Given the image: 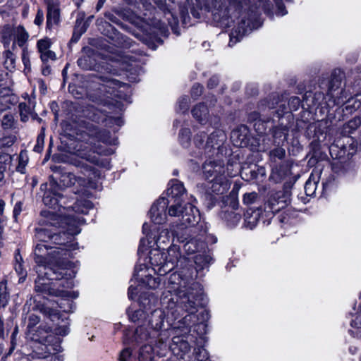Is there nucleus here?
<instances>
[{
  "label": "nucleus",
  "mask_w": 361,
  "mask_h": 361,
  "mask_svg": "<svg viewBox=\"0 0 361 361\" xmlns=\"http://www.w3.org/2000/svg\"><path fill=\"white\" fill-rule=\"evenodd\" d=\"M187 279L180 273L174 272L169 279L167 292L164 293L162 304L164 309H157L151 312L148 324L152 331L153 337L171 334H186L190 331L192 322L196 318L198 325L205 327L204 322L208 319L209 314L202 310L198 315L197 300L199 297L197 290L194 287H187Z\"/></svg>",
  "instance_id": "1"
},
{
  "label": "nucleus",
  "mask_w": 361,
  "mask_h": 361,
  "mask_svg": "<svg viewBox=\"0 0 361 361\" xmlns=\"http://www.w3.org/2000/svg\"><path fill=\"white\" fill-rule=\"evenodd\" d=\"M44 219L41 220L42 224L45 226H51L53 227H65L67 226L66 232L56 233L47 228H36L35 237L37 240L41 241L36 247L41 245H46L47 250H44L42 253L45 257V262H54L56 260L62 261L67 260V250L66 249L59 247H53L49 244V242L54 243L55 245H65L66 242L64 237L67 235H75L80 232L78 226L84 224L85 220L82 217L68 214L66 217H61L51 212H42Z\"/></svg>",
  "instance_id": "2"
},
{
  "label": "nucleus",
  "mask_w": 361,
  "mask_h": 361,
  "mask_svg": "<svg viewBox=\"0 0 361 361\" xmlns=\"http://www.w3.org/2000/svg\"><path fill=\"white\" fill-rule=\"evenodd\" d=\"M46 245H38L35 247L34 255L36 262V272L37 279L35 280V289L36 292L46 295H61L63 291L55 288L58 286L56 282L65 278L71 277L72 271L70 270V263L68 260L58 261L54 262H45V257L42 251L47 250Z\"/></svg>",
  "instance_id": "3"
},
{
  "label": "nucleus",
  "mask_w": 361,
  "mask_h": 361,
  "mask_svg": "<svg viewBox=\"0 0 361 361\" xmlns=\"http://www.w3.org/2000/svg\"><path fill=\"white\" fill-rule=\"evenodd\" d=\"M149 262L152 269L159 276H164L176 266L182 267L186 259L180 252V247L172 245L166 250L154 249L149 252Z\"/></svg>",
  "instance_id": "4"
},
{
  "label": "nucleus",
  "mask_w": 361,
  "mask_h": 361,
  "mask_svg": "<svg viewBox=\"0 0 361 361\" xmlns=\"http://www.w3.org/2000/svg\"><path fill=\"white\" fill-rule=\"evenodd\" d=\"M45 326H39L35 333L31 332L30 338L41 344L36 353L39 359H49V361H63L61 340L53 335Z\"/></svg>",
  "instance_id": "5"
},
{
  "label": "nucleus",
  "mask_w": 361,
  "mask_h": 361,
  "mask_svg": "<svg viewBox=\"0 0 361 361\" xmlns=\"http://www.w3.org/2000/svg\"><path fill=\"white\" fill-rule=\"evenodd\" d=\"M84 176H87V179L85 177L76 176L71 172L63 171L60 168H56L54 173L56 175L59 176L55 178L59 180V183H57V187L59 186V188L62 189L78 184L82 188H97V179L100 178V172L97 169L88 166L84 167Z\"/></svg>",
  "instance_id": "6"
},
{
  "label": "nucleus",
  "mask_w": 361,
  "mask_h": 361,
  "mask_svg": "<svg viewBox=\"0 0 361 361\" xmlns=\"http://www.w3.org/2000/svg\"><path fill=\"white\" fill-rule=\"evenodd\" d=\"M226 168L223 163L207 161L203 165V174L211 184L210 189L214 194H224L230 185L225 174Z\"/></svg>",
  "instance_id": "7"
},
{
  "label": "nucleus",
  "mask_w": 361,
  "mask_h": 361,
  "mask_svg": "<svg viewBox=\"0 0 361 361\" xmlns=\"http://www.w3.org/2000/svg\"><path fill=\"white\" fill-rule=\"evenodd\" d=\"M213 4L215 17L224 20L242 15L247 0H214Z\"/></svg>",
  "instance_id": "8"
},
{
  "label": "nucleus",
  "mask_w": 361,
  "mask_h": 361,
  "mask_svg": "<svg viewBox=\"0 0 361 361\" xmlns=\"http://www.w3.org/2000/svg\"><path fill=\"white\" fill-rule=\"evenodd\" d=\"M171 233L178 242L183 244V250L188 255L198 254L206 249V244L202 239V236L190 238L188 231L181 233L175 228V226L172 227Z\"/></svg>",
  "instance_id": "9"
},
{
  "label": "nucleus",
  "mask_w": 361,
  "mask_h": 361,
  "mask_svg": "<svg viewBox=\"0 0 361 361\" xmlns=\"http://www.w3.org/2000/svg\"><path fill=\"white\" fill-rule=\"evenodd\" d=\"M181 213V218L179 219V223L173 224L170 227V230L175 226L176 229L181 233L188 231V228L197 224L200 219V215L199 210L192 204L188 203L184 205V209H180Z\"/></svg>",
  "instance_id": "10"
},
{
  "label": "nucleus",
  "mask_w": 361,
  "mask_h": 361,
  "mask_svg": "<svg viewBox=\"0 0 361 361\" xmlns=\"http://www.w3.org/2000/svg\"><path fill=\"white\" fill-rule=\"evenodd\" d=\"M155 337L148 332V330L142 325L139 326L135 332L134 339L137 343H142V341H147V343L143 345L140 350L139 360L140 361H146L148 359H152V354L154 351V343Z\"/></svg>",
  "instance_id": "11"
},
{
  "label": "nucleus",
  "mask_w": 361,
  "mask_h": 361,
  "mask_svg": "<svg viewBox=\"0 0 361 361\" xmlns=\"http://www.w3.org/2000/svg\"><path fill=\"white\" fill-rule=\"evenodd\" d=\"M207 135L204 132H199L194 137L195 145L199 147L212 148L214 146H220L226 140V134L223 130H216L207 137L206 143H204Z\"/></svg>",
  "instance_id": "12"
},
{
  "label": "nucleus",
  "mask_w": 361,
  "mask_h": 361,
  "mask_svg": "<svg viewBox=\"0 0 361 361\" xmlns=\"http://www.w3.org/2000/svg\"><path fill=\"white\" fill-rule=\"evenodd\" d=\"M291 193L288 190L278 191L270 195L266 209L272 213L279 212L290 203Z\"/></svg>",
  "instance_id": "13"
},
{
  "label": "nucleus",
  "mask_w": 361,
  "mask_h": 361,
  "mask_svg": "<svg viewBox=\"0 0 361 361\" xmlns=\"http://www.w3.org/2000/svg\"><path fill=\"white\" fill-rule=\"evenodd\" d=\"M100 80L103 82L99 88L101 93L106 95L108 98L111 97H118L119 99H124L121 95V88L125 89L127 85L124 83L120 82L118 80L110 78L109 77H101Z\"/></svg>",
  "instance_id": "14"
},
{
  "label": "nucleus",
  "mask_w": 361,
  "mask_h": 361,
  "mask_svg": "<svg viewBox=\"0 0 361 361\" xmlns=\"http://www.w3.org/2000/svg\"><path fill=\"white\" fill-rule=\"evenodd\" d=\"M170 204L166 197H161L152 206L149 216L152 221L156 224H161L166 220V208Z\"/></svg>",
  "instance_id": "15"
},
{
  "label": "nucleus",
  "mask_w": 361,
  "mask_h": 361,
  "mask_svg": "<svg viewBox=\"0 0 361 361\" xmlns=\"http://www.w3.org/2000/svg\"><path fill=\"white\" fill-rule=\"evenodd\" d=\"M87 134L98 142H102L108 145L117 144V138L115 136H113L109 131L100 130L94 125L87 127Z\"/></svg>",
  "instance_id": "16"
},
{
  "label": "nucleus",
  "mask_w": 361,
  "mask_h": 361,
  "mask_svg": "<svg viewBox=\"0 0 361 361\" xmlns=\"http://www.w3.org/2000/svg\"><path fill=\"white\" fill-rule=\"evenodd\" d=\"M121 68L129 73L127 76L130 82H136L137 78L141 71L139 63L133 56L130 55H126L123 57Z\"/></svg>",
  "instance_id": "17"
},
{
  "label": "nucleus",
  "mask_w": 361,
  "mask_h": 361,
  "mask_svg": "<svg viewBox=\"0 0 361 361\" xmlns=\"http://www.w3.org/2000/svg\"><path fill=\"white\" fill-rule=\"evenodd\" d=\"M51 320L55 323V334L59 336H66L69 333V322L68 317L61 315L56 310H51L49 312Z\"/></svg>",
  "instance_id": "18"
},
{
  "label": "nucleus",
  "mask_w": 361,
  "mask_h": 361,
  "mask_svg": "<svg viewBox=\"0 0 361 361\" xmlns=\"http://www.w3.org/2000/svg\"><path fill=\"white\" fill-rule=\"evenodd\" d=\"M253 28L250 20H246L242 18L238 26L232 30L230 34V42L228 45L233 47L235 43L240 42L243 36L248 34Z\"/></svg>",
  "instance_id": "19"
},
{
  "label": "nucleus",
  "mask_w": 361,
  "mask_h": 361,
  "mask_svg": "<svg viewBox=\"0 0 361 361\" xmlns=\"http://www.w3.org/2000/svg\"><path fill=\"white\" fill-rule=\"evenodd\" d=\"M193 117L201 124H207L209 123L211 125L217 124L219 118L214 117V121L209 115L208 107L204 104H199L196 105L192 110Z\"/></svg>",
  "instance_id": "20"
},
{
  "label": "nucleus",
  "mask_w": 361,
  "mask_h": 361,
  "mask_svg": "<svg viewBox=\"0 0 361 361\" xmlns=\"http://www.w3.org/2000/svg\"><path fill=\"white\" fill-rule=\"evenodd\" d=\"M47 6V27L49 29L59 24L60 20V11L59 3L54 0H45Z\"/></svg>",
  "instance_id": "21"
},
{
  "label": "nucleus",
  "mask_w": 361,
  "mask_h": 361,
  "mask_svg": "<svg viewBox=\"0 0 361 361\" xmlns=\"http://www.w3.org/2000/svg\"><path fill=\"white\" fill-rule=\"evenodd\" d=\"M57 182L54 180L50 181V188L45 192L43 197V202L50 208H56L62 199L60 193L56 191Z\"/></svg>",
  "instance_id": "22"
},
{
  "label": "nucleus",
  "mask_w": 361,
  "mask_h": 361,
  "mask_svg": "<svg viewBox=\"0 0 361 361\" xmlns=\"http://www.w3.org/2000/svg\"><path fill=\"white\" fill-rule=\"evenodd\" d=\"M169 185L170 188L167 190L168 198H166V200L170 201V203L174 202V199L181 202V197L185 192L183 183L178 180H173L170 182Z\"/></svg>",
  "instance_id": "23"
},
{
  "label": "nucleus",
  "mask_w": 361,
  "mask_h": 361,
  "mask_svg": "<svg viewBox=\"0 0 361 361\" xmlns=\"http://www.w3.org/2000/svg\"><path fill=\"white\" fill-rule=\"evenodd\" d=\"M13 48L16 44L21 47L23 49L24 47H27L26 43L29 38V34L23 26L19 25L15 27L13 31Z\"/></svg>",
  "instance_id": "24"
},
{
  "label": "nucleus",
  "mask_w": 361,
  "mask_h": 361,
  "mask_svg": "<svg viewBox=\"0 0 361 361\" xmlns=\"http://www.w3.org/2000/svg\"><path fill=\"white\" fill-rule=\"evenodd\" d=\"M213 261V258L209 250L204 249L201 252L197 254L194 257V262L196 264V269L199 270L207 268Z\"/></svg>",
  "instance_id": "25"
},
{
  "label": "nucleus",
  "mask_w": 361,
  "mask_h": 361,
  "mask_svg": "<svg viewBox=\"0 0 361 361\" xmlns=\"http://www.w3.org/2000/svg\"><path fill=\"white\" fill-rule=\"evenodd\" d=\"M92 209H93L92 203L86 199L78 200L72 206V209L77 214H87Z\"/></svg>",
  "instance_id": "26"
},
{
  "label": "nucleus",
  "mask_w": 361,
  "mask_h": 361,
  "mask_svg": "<svg viewBox=\"0 0 361 361\" xmlns=\"http://www.w3.org/2000/svg\"><path fill=\"white\" fill-rule=\"evenodd\" d=\"M129 4H134L137 5V8H140V5H142V8L145 10H150L152 7V0H127ZM154 4L160 8H163L164 7V1L163 0H152Z\"/></svg>",
  "instance_id": "27"
},
{
  "label": "nucleus",
  "mask_w": 361,
  "mask_h": 361,
  "mask_svg": "<svg viewBox=\"0 0 361 361\" xmlns=\"http://www.w3.org/2000/svg\"><path fill=\"white\" fill-rule=\"evenodd\" d=\"M360 125L361 119L358 117L353 118L343 125L341 130V134L345 136L349 135L357 130Z\"/></svg>",
  "instance_id": "28"
},
{
  "label": "nucleus",
  "mask_w": 361,
  "mask_h": 361,
  "mask_svg": "<svg viewBox=\"0 0 361 361\" xmlns=\"http://www.w3.org/2000/svg\"><path fill=\"white\" fill-rule=\"evenodd\" d=\"M342 75H336L335 73L332 75L331 80L329 87V91L331 97H335L337 95L336 92L341 87L342 84Z\"/></svg>",
  "instance_id": "29"
},
{
  "label": "nucleus",
  "mask_w": 361,
  "mask_h": 361,
  "mask_svg": "<svg viewBox=\"0 0 361 361\" xmlns=\"http://www.w3.org/2000/svg\"><path fill=\"white\" fill-rule=\"evenodd\" d=\"M242 130L246 131V128L243 127L240 130H233L231 135L233 145L240 147L246 145V142L245 141V135L240 133Z\"/></svg>",
  "instance_id": "30"
},
{
  "label": "nucleus",
  "mask_w": 361,
  "mask_h": 361,
  "mask_svg": "<svg viewBox=\"0 0 361 361\" xmlns=\"http://www.w3.org/2000/svg\"><path fill=\"white\" fill-rule=\"evenodd\" d=\"M168 209V214L170 216L177 217L178 220L181 218V213L180 209H184V206L181 205V202L178 200L174 199V202L169 204Z\"/></svg>",
  "instance_id": "31"
},
{
  "label": "nucleus",
  "mask_w": 361,
  "mask_h": 361,
  "mask_svg": "<svg viewBox=\"0 0 361 361\" xmlns=\"http://www.w3.org/2000/svg\"><path fill=\"white\" fill-rule=\"evenodd\" d=\"M78 65L84 70L95 69L94 60L90 55H85L78 59Z\"/></svg>",
  "instance_id": "32"
},
{
  "label": "nucleus",
  "mask_w": 361,
  "mask_h": 361,
  "mask_svg": "<svg viewBox=\"0 0 361 361\" xmlns=\"http://www.w3.org/2000/svg\"><path fill=\"white\" fill-rule=\"evenodd\" d=\"M79 155L82 158L86 159L87 161L92 163L97 166H106V161L102 160L99 158V156L96 155L94 153H84L80 152Z\"/></svg>",
  "instance_id": "33"
},
{
  "label": "nucleus",
  "mask_w": 361,
  "mask_h": 361,
  "mask_svg": "<svg viewBox=\"0 0 361 361\" xmlns=\"http://www.w3.org/2000/svg\"><path fill=\"white\" fill-rule=\"evenodd\" d=\"M142 276V275H141ZM135 280H142V283H146L147 286H149V288L155 289L157 288L159 284H160V279L159 278H154L152 276H146V279L143 280L142 278H140V275L139 273H136L134 275Z\"/></svg>",
  "instance_id": "34"
},
{
  "label": "nucleus",
  "mask_w": 361,
  "mask_h": 361,
  "mask_svg": "<svg viewBox=\"0 0 361 361\" xmlns=\"http://www.w3.org/2000/svg\"><path fill=\"white\" fill-rule=\"evenodd\" d=\"M269 155L272 161H276L277 159L281 160L286 156V150L283 147H278L269 151Z\"/></svg>",
  "instance_id": "35"
},
{
  "label": "nucleus",
  "mask_w": 361,
  "mask_h": 361,
  "mask_svg": "<svg viewBox=\"0 0 361 361\" xmlns=\"http://www.w3.org/2000/svg\"><path fill=\"white\" fill-rule=\"evenodd\" d=\"M317 181L315 180L314 174H311L309 179L305 183V190L307 195H312L315 192Z\"/></svg>",
  "instance_id": "36"
},
{
  "label": "nucleus",
  "mask_w": 361,
  "mask_h": 361,
  "mask_svg": "<svg viewBox=\"0 0 361 361\" xmlns=\"http://www.w3.org/2000/svg\"><path fill=\"white\" fill-rule=\"evenodd\" d=\"M351 326L357 329V335L361 336V305L358 311L353 316V319L351 321Z\"/></svg>",
  "instance_id": "37"
},
{
  "label": "nucleus",
  "mask_w": 361,
  "mask_h": 361,
  "mask_svg": "<svg viewBox=\"0 0 361 361\" xmlns=\"http://www.w3.org/2000/svg\"><path fill=\"white\" fill-rule=\"evenodd\" d=\"M128 314L130 319L133 322H136L140 320H142V319H145V312L142 309H139L135 311H133L130 309H129L128 310Z\"/></svg>",
  "instance_id": "38"
},
{
  "label": "nucleus",
  "mask_w": 361,
  "mask_h": 361,
  "mask_svg": "<svg viewBox=\"0 0 361 361\" xmlns=\"http://www.w3.org/2000/svg\"><path fill=\"white\" fill-rule=\"evenodd\" d=\"M179 140L184 147H188L190 140V131L188 128H183L180 130Z\"/></svg>",
  "instance_id": "39"
},
{
  "label": "nucleus",
  "mask_w": 361,
  "mask_h": 361,
  "mask_svg": "<svg viewBox=\"0 0 361 361\" xmlns=\"http://www.w3.org/2000/svg\"><path fill=\"white\" fill-rule=\"evenodd\" d=\"M8 293L6 290V285L4 282L0 283V305L5 307L8 301Z\"/></svg>",
  "instance_id": "40"
},
{
  "label": "nucleus",
  "mask_w": 361,
  "mask_h": 361,
  "mask_svg": "<svg viewBox=\"0 0 361 361\" xmlns=\"http://www.w3.org/2000/svg\"><path fill=\"white\" fill-rule=\"evenodd\" d=\"M51 44V42L49 38L41 39L37 41V47L38 51L41 54L43 51L49 50Z\"/></svg>",
  "instance_id": "41"
},
{
  "label": "nucleus",
  "mask_w": 361,
  "mask_h": 361,
  "mask_svg": "<svg viewBox=\"0 0 361 361\" xmlns=\"http://www.w3.org/2000/svg\"><path fill=\"white\" fill-rule=\"evenodd\" d=\"M22 61L25 66V71H30L31 68V64L30 61V54L27 47H24L22 52Z\"/></svg>",
  "instance_id": "42"
},
{
  "label": "nucleus",
  "mask_w": 361,
  "mask_h": 361,
  "mask_svg": "<svg viewBox=\"0 0 361 361\" xmlns=\"http://www.w3.org/2000/svg\"><path fill=\"white\" fill-rule=\"evenodd\" d=\"M40 58L44 63L49 60L54 61L56 59V54L50 49L43 51L40 54Z\"/></svg>",
  "instance_id": "43"
},
{
  "label": "nucleus",
  "mask_w": 361,
  "mask_h": 361,
  "mask_svg": "<svg viewBox=\"0 0 361 361\" xmlns=\"http://www.w3.org/2000/svg\"><path fill=\"white\" fill-rule=\"evenodd\" d=\"M257 197L258 195L255 192L246 193L243 196V202L247 205L252 204L256 201Z\"/></svg>",
  "instance_id": "44"
},
{
  "label": "nucleus",
  "mask_w": 361,
  "mask_h": 361,
  "mask_svg": "<svg viewBox=\"0 0 361 361\" xmlns=\"http://www.w3.org/2000/svg\"><path fill=\"white\" fill-rule=\"evenodd\" d=\"M72 302H71L69 300L66 299H61L59 302V307L61 309L62 311L65 312H71L72 310Z\"/></svg>",
  "instance_id": "45"
},
{
  "label": "nucleus",
  "mask_w": 361,
  "mask_h": 361,
  "mask_svg": "<svg viewBox=\"0 0 361 361\" xmlns=\"http://www.w3.org/2000/svg\"><path fill=\"white\" fill-rule=\"evenodd\" d=\"M169 232L167 231H161L159 233V235L157 237L156 240V244L158 247L160 246L161 243H165L166 241H169Z\"/></svg>",
  "instance_id": "46"
},
{
  "label": "nucleus",
  "mask_w": 361,
  "mask_h": 361,
  "mask_svg": "<svg viewBox=\"0 0 361 361\" xmlns=\"http://www.w3.org/2000/svg\"><path fill=\"white\" fill-rule=\"evenodd\" d=\"M39 322V318L35 314H31L28 319L27 328L29 329V333L31 334V329L34 327Z\"/></svg>",
  "instance_id": "47"
},
{
  "label": "nucleus",
  "mask_w": 361,
  "mask_h": 361,
  "mask_svg": "<svg viewBox=\"0 0 361 361\" xmlns=\"http://www.w3.org/2000/svg\"><path fill=\"white\" fill-rule=\"evenodd\" d=\"M15 270L17 274L20 276L19 282L24 281L26 277V271L23 268V265L20 263L16 264Z\"/></svg>",
  "instance_id": "48"
},
{
  "label": "nucleus",
  "mask_w": 361,
  "mask_h": 361,
  "mask_svg": "<svg viewBox=\"0 0 361 361\" xmlns=\"http://www.w3.org/2000/svg\"><path fill=\"white\" fill-rule=\"evenodd\" d=\"M44 146V137L41 135H39L37 139V143L34 147V151L36 152H41L43 149Z\"/></svg>",
  "instance_id": "49"
},
{
  "label": "nucleus",
  "mask_w": 361,
  "mask_h": 361,
  "mask_svg": "<svg viewBox=\"0 0 361 361\" xmlns=\"http://www.w3.org/2000/svg\"><path fill=\"white\" fill-rule=\"evenodd\" d=\"M94 145V150L98 154H104V155H109L114 153V150L111 148H107L105 149H102L99 146L96 145V143H93Z\"/></svg>",
  "instance_id": "50"
},
{
  "label": "nucleus",
  "mask_w": 361,
  "mask_h": 361,
  "mask_svg": "<svg viewBox=\"0 0 361 361\" xmlns=\"http://www.w3.org/2000/svg\"><path fill=\"white\" fill-rule=\"evenodd\" d=\"M202 86H201L199 84H195L193 85L192 90H191V94H192V97H197L202 94Z\"/></svg>",
  "instance_id": "51"
},
{
  "label": "nucleus",
  "mask_w": 361,
  "mask_h": 361,
  "mask_svg": "<svg viewBox=\"0 0 361 361\" xmlns=\"http://www.w3.org/2000/svg\"><path fill=\"white\" fill-rule=\"evenodd\" d=\"M131 355V351L129 348H126L123 350L119 356V361H128V359Z\"/></svg>",
  "instance_id": "52"
},
{
  "label": "nucleus",
  "mask_w": 361,
  "mask_h": 361,
  "mask_svg": "<svg viewBox=\"0 0 361 361\" xmlns=\"http://www.w3.org/2000/svg\"><path fill=\"white\" fill-rule=\"evenodd\" d=\"M44 20V13L42 9H38L35 16L34 23L37 25H40Z\"/></svg>",
  "instance_id": "53"
},
{
  "label": "nucleus",
  "mask_w": 361,
  "mask_h": 361,
  "mask_svg": "<svg viewBox=\"0 0 361 361\" xmlns=\"http://www.w3.org/2000/svg\"><path fill=\"white\" fill-rule=\"evenodd\" d=\"M149 240L148 239H145V238H142L140 240V245H139V247H138V253H141V252H144L146 250H147V247L148 246V244H149Z\"/></svg>",
  "instance_id": "54"
},
{
  "label": "nucleus",
  "mask_w": 361,
  "mask_h": 361,
  "mask_svg": "<svg viewBox=\"0 0 361 361\" xmlns=\"http://www.w3.org/2000/svg\"><path fill=\"white\" fill-rule=\"evenodd\" d=\"M344 94H345V92L341 89V96L338 97V95H336L335 97V102L337 104H343L345 102V99H347V101H349V99H347V96L344 95Z\"/></svg>",
  "instance_id": "55"
},
{
  "label": "nucleus",
  "mask_w": 361,
  "mask_h": 361,
  "mask_svg": "<svg viewBox=\"0 0 361 361\" xmlns=\"http://www.w3.org/2000/svg\"><path fill=\"white\" fill-rule=\"evenodd\" d=\"M108 124H116L118 126H121L123 124V121L120 118H112L109 117L106 119Z\"/></svg>",
  "instance_id": "56"
},
{
  "label": "nucleus",
  "mask_w": 361,
  "mask_h": 361,
  "mask_svg": "<svg viewBox=\"0 0 361 361\" xmlns=\"http://www.w3.org/2000/svg\"><path fill=\"white\" fill-rule=\"evenodd\" d=\"M219 83V78L217 76L214 75L209 78L207 85L209 88H214Z\"/></svg>",
  "instance_id": "57"
},
{
  "label": "nucleus",
  "mask_w": 361,
  "mask_h": 361,
  "mask_svg": "<svg viewBox=\"0 0 361 361\" xmlns=\"http://www.w3.org/2000/svg\"><path fill=\"white\" fill-rule=\"evenodd\" d=\"M137 293V288L134 287L133 284H131L128 288V297L130 299H133L134 296Z\"/></svg>",
  "instance_id": "58"
},
{
  "label": "nucleus",
  "mask_w": 361,
  "mask_h": 361,
  "mask_svg": "<svg viewBox=\"0 0 361 361\" xmlns=\"http://www.w3.org/2000/svg\"><path fill=\"white\" fill-rule=\"evenodd\" d=\"M180 109L183 111L187 110L188 108V97H183L179 102Z\"/></svg>",
  "instance_id": "59"
},
{
  "label": "nucleus",
  "mask_w": 361,
  "mask_h": 361,
  "mask_svg": "<svg viewBox=\"0 0 361 361\" xmlns=\"http://www.w3.org/2000/svg\"><path fill=\"white\" fill-rule=\"evenodd\" d=\"M22 210V204L21 202H18L16 204L13 209V215L14 217L16 218L18 215L20 214Z\"/></svg>",
  "instance_id": "60"
},
{
  "label": "nucleus",
  "mask_w": 361,
  "mask_h": 361,
  "mask_svg": "<svg viewBox=\"0 0 361 361\" xmlns=\"http://www.w3.org/2000/svg\"><path fill=\"white\" fill-rule=\"evenodd\" d=\"M286 13H287V11H286L285 7L283 6V5H282L281 4H278V8H277L276 14L280 16H283L286 15Z\"/></svg>",
  "instance_id": "61"
},
{
  "label": "nucleus",
  "mask_w": 361,
  "mask_h": 361,
  "mask_svg": "<svg viewBox=\"0 0 361 361\" xmlns=\"http://www.w3.org/2000/svg\"><path fill=\"white\" fill-rule=\"evenodd\" d=\"M17 333H18V327L16 326L12 334V336H11V347L10 349V352L12 351L15 348V339H16Z\"/></svg>",
  "instance_id": "62"
},
{
  "label": "nucleus",
  "mask_w": 361,
  "mask_h": 361,
  "mask_svg": "<svg viewBox=\"0 0 361 361\" xmlns=\"http://www.w3.org/2000/svg\"><path fill=\"white\" fill-rule=\"evenodd\" d=\"M205 240L207 243H215L217 240L216 238L212 235H207Z\"/></svg>",
  "instance_id": "63"
},
{
  "label": "nucleus",
  "mask_w": 361,
  "mask_h": 361,
  "mask_svg": "<svg viewBox=\"0 0 361 361\" xmlns=\"http://www.w3.org/2000/svg\"><path fill=\"white\" fill-rule=\"evenodd\" d=\"M290 104H293L294 105V107H295V109H297V107L299 106L300 104V99L298 97H292L290 100Z\"/></svg>",
  "instance_id": "64"
}]
</instances>
